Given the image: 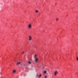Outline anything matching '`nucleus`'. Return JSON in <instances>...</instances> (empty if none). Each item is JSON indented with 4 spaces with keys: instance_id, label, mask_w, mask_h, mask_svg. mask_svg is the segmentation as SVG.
I'll list each match as a JSON object with an SVG mask.
<instances>
[{
    "instance_id": "f257e3e1",
    "label": "nucleus",
    "mask_w": 78,
    "mask_h": 78,
    "mask_svg": "<svg viewBox=\"0 0 78 78\" xmlns=\"http://www.w3.org/2000/svg\"><path fill=\"white\" fill-rule=\"evenodd\" d=\"M34 61L35 63H37L39 61V58L36 57V55H34Z\"/></svg>"
},
{
    "instance_id": "f03ea898",
    "label": "nucleus",
    "mask_w": 78,
    "mask_h": 78,
    "mask_svg": "<svg viewBox=\"0 0 78 78\" xmlns=\"http://www.w3.org/2000/svg\"><path fill=\"white\" fill-rule=\"evenodd\" d=\"M28 27L30 29V28H31V24H29L28 26Z\"/></svg>"
},
{
    "instance_id": "7ed1b4c3",
    "label": "nucleus",
    "mask_w": 78,
    "mask_h": 78,
    "mask_svg": "<svg viewBox=\"0 0 78 78\" xmlns=\"http://www.w3.org/2000/svg\"><path fill=\"white\" fill-rule=\"evenodd\" d=\"M29 41H30L32 39V37H31V36H29Z\"/></svg>"
},
{
    "instance_id": "20e7f679",
    "label": "nucleus",
    "mask_w": 78,
    "mask_h": 78,
    "mask_svg": "<svg viewBox=\"0 0 78 78\" xmlns=\"http://www.w3.org/2000/svg\"><path fill=\"white\" fill-rule=\"evenodd\" d=\"M58 71H56L54 73L55 75V76H56V75H57V74H58Z\"/></svg>"
},
{
    "instance_id": "39448f33",
    "label": "nucleus",
    "mask_w": 78,
    "mask_h": 78,
    "mask_svg": "<svg viewBox=\"0 0 78 78\" xmlns=\"http://www.w3.org/2000/svg\"><path fill=\"white\" fill-rule=\"evenodd\" d=\"M20 64H21V62H18L16 63V64H17V66H19V65H20Z\"/></svg>"
},
{
    "instance_id": "423d86ee",
    "label": "nucleus",
    "mask_w": 78,
    "mask_h": 78,
    "mask_svg": "<svg viewBox=\"0 0 78 78\" xmlns=\"http://www.w3.org/2000/svg\"><path fill=\"white\" fill-rule=\"evenodd\" d=\"M16 70H13V73H16Z\"/></svg>"
},
{
    "instance_id": "0eeeda50",
    "label": "nucleus",
    "mask_w": 78,
    "mask_h": 78,
    "mask_svg": "<svg viewBox=\"0 0 78 78\" xmlns=\"http://www.w3.org/2000/svg\"><path fill=\"white\" fill-rule=\"evenodd\" d=\"M38 12H39V11L37 10H35V12H36V13H38Z\"/></svg>"
},
{
    "instance_id": "6e6552de",
    "label": "nucleus",
    "mask_w": 78,
    "mask_h": 78,
    "mask_svg": "<svg viewBox=\"0 0 78 78\" xmlns=\"http://www.w3.org/2000/svg\"><path fill=\"white\" fill-rule=\"evenodd\" d=\"M28 63L29 64H31V62L30 61H29V62H28Z\"/></svg>"
},
{
    "instance_id": "1a4fd4ad",
    "label": "nucleus",
    "mask_w": 78,
    "mask_h": 78,
    "mask_svg": "<svg viewBox=\"0 0 78 78\" xmlns=\"http://www.w3.org/2000/svg\"><path fill=\"white\" fill-rule=\"evenodd\" d=\"M36 77L37 78L38 77H39V75L38 74H37L36 76Z\"/></svg>"
},
{
    "instance_id": "9d476101",
    "label": "nucleus",
    "mask_w": 78,
    "mask_h": 78,
    "mask_svg": "<svg viewBox=\"0 0 78 78\" xmlns=\"http://www.w3.org/2000/svg\"><path fill=\"white\" fill-rule=\"evenodd\" d=\"M44 73H47V71H44Z\"/></svg>"
},
{
    "instance_id": "9b49d317",
    "label": "nucleus",
    "mask_w": 78,
    "mask_h": 78,
    "mask_svg": "<svg viewBox=\"0 0 78 78\" xmlns=\"http://www.w3.org/2000/svg\"><path fill=\"white\" fill-rule=\"evenodd\" d=\"M58 19H58V18H57L56 19V21H57L58 20Z\"/></svg>"
},
{
    "instance_id": "f8f14e48",
    "label": "nucleus",
    "mask_w": 78,
    "mask_h": 78,
    "mask_svg": "<svg viewBox=\"0 0 78 78\" xmlns=\"http://www.w3.org/2000/svg\"><path fill=\"white\" fill-rule=\"evenodd\" d=\"M42 76V75L41 74H40L39 76V77H41Z\"/></svg>"
},
{
    "instance_id": "ddd939ff",
    "label": "nucleus",
    "mask_w": 78,
    "mask_h": 78,
    "mask_svg": "<svg viewBox=\"0 0 78 78\" xmlns=\"http://www.w3.org/2000/svg\"><path fill=\"white\" fill-rule=\"evenodd\" d=\"M44 78H47V76H44Z\"/></svg>"
},
{
    "instance_id": "4468645a",
    "label": "nucleus",
    "mask_w": 78,
    "mask_h": 78,
    "mask_svg": "<svg viewBox=\"0 0 78 78\" xmlns=\"http://www.w3.org/2000/svg\"><path fill=\"white\" fill-rule=\"evenodd\" d=\"M26 69H28V68L26 67Z\"/></svg>"
},
{
    "instance_id": "2eb2a0df",
    "label": "nucleus",
    "mask_w": 78,
    "mask_h": 78,
    "mask_svg": "<svg viewBox=\"0 0 78 78\" xmlns=\"http://www.w3.org/2000/svg\"><path fill=\"white\" fill-rule=\"evenodd\" d=\"M23 53H24V52H22V54H23Z\"/></svg>"
},
{
    "instance_id": "dca6fc26",
    "label": "nucleus",
    "mask_w": 78,
    "mask_h": 78,
    "mask_svg": "<svg viewBox=\"0 0 78 78\" xmlns=\"http://www.w3.org/2000/svg\"><path fill=\"white\" fill-rule=\"evenodd\" d=\"M76 59L77 60V61H78V57Z\"/></svg>"
},
{
    "instance_id": "f3484780",
    "label": "nucleus",
    "mask_w": 78,
    "mask_h": 78,
    "mask_svg": "<svg viewBox=\"0 0 78 78\" xmlns=\"http://www.w3.org/2000/svg\"><path fill=\"white\" fill-rule=\"evenodd\" d=\"M43 69H44V67H43Z\"/></svg>"
}]
</instances>
